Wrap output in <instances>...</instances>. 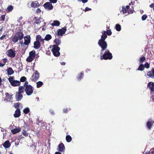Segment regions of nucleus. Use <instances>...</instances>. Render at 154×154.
<instances>
[{"label":"nucleus","instance_id":"f257e3e1","mask_svg":"<svg viewBox=\"0 0 154 154\" xmlns=\"http://www.w3.org/2000/svg\"><path fill=\"white\" fill-rule=\"evenodd\" d=\"M102 35L101 36V38L99 39L98 42L99 45L101 47L102 49L101 52L105 50L107 47V44L106 42L105 41L107 38V36L106 34V32L104 31L102 32Z\"/></svg>","mask_w":154,"mask_h":154},{"label":"nucleus","instance_id":"f03ea898","mask_svg":"<svg viewBox=\"0 0 154 154\" xmlns=\"http://www.w3.org/2000/svg\"><path fill=\"white\" fill-rule=\"evenodd\" d=\"M32 122L31 121H29L27 122H24V125L21 127V129L22 130V134L25 136H27L28 133L27 131L29 130V127L32 125Z\"/></svg>","mask_w":154,"mask_h":154},{"label":"nucleus","instance_id":"7ed1b4c3","mask_svg":"<svg viewBox=\"0 0 154 154\" xmlns=\"http://www.w3.org/2000/svg\"><path fill=\"white\" fill-rule=\"evenodd\" d=\"M25 91L26 94L29 96L31 95L33 92V87L30 85H28V82L26 81L24 83Z\"/></svg>","mask_w":154,"mask_h":154},{"label":"nucleus","instance_id":"20e7f679","mask_svg":"<svg viewBox=\"0 0 154 154\" xmlns=\"http://www.w3.org/2000/svg\"><path fill=\"white\" fill-rule=\"evenodd\" d=\"M112 54L108 50H106L104 54L102 55H101L100 57V59L101 60H110L112 59Z\"/></svg>","mask_w":154,"mask_h":154},{"label":"nucleus","instance_id":"39448f33","mask_svg":"<svg viewBox=\"0 0 154 154\" xmlns=\"http://www.w3.org/2000/svg\"><path fill=\"white\" fill-rule=\"evenodd\" d=\"M52 48L51 51L54 55L56 57H58L60 55V53L59 51L60 50V47L57 45H53L52 46Z\"/></svg>","mask_w":154,"mask_h":154},{"label":"nucleus","instance_id":"423d86ee","mask_svg":"<svg viewBox=\"0 0 154 154\" xmlns=\"http://www.w3.org/2000/svg\"><path fill=\"white\" fill-rule=\"evenodd\" d=\"M35 51L34 50L30 51L29 53V56L26 59V61L29 62H31L35 59Z\"/></svg>","mask_w":154,"mask_h":154},{"label":"nucleus","instance_id":"0eeeda50","mask_svg":"<svg viewBox=\"0 0 154 154\" xmlns=\"http://www.w3.org/2000/svg\"><path fill=\"white\" fill-rule=\"evenodd\" d=\"M39 77V73L37 70H36L30 79L32 82H35L37 80Z\"/></svg>","mask_w":154,"mask_h":154},{"label":"nucleus","instance_id":"6e6552de","mask_svg":"<svg viewBox=\"0 0 154 154\" xmlns=\"http://www.w3.org/2000/svg\"><path fill=\"white\" fill-rule=\"evenodd\" d=\"M6 54L8 56L12 58L14 57L16 54L15 51H14L12 49L8 50Z\"/></svg>","mask_w":154,"mask_h":154},{"label":"nucleus","instance_id":"1a4fd4ad","mask_svg":"<svg viewBox=\"0 0 154 154\" xmlns=\"http://www.w3.org/2000/svg\"><path fill=\"white\" fill-rule=\"evenodd\" d=\"M67 27L64 26L63 28L61 29H60L57 31V35L59 36H62L64 34L66 30Z\"/></svg>","mask_w":154,"mask_h":154},{"label":"nucleus","instance_id":"9d476101","mask_svg":"<svg viewBox=\"0 0 154 154\" xmlns=\"http://www.w3.org/2000/svg\"><path fill=\"white\" fill-rule=\"evenodd\" d=\"M44 8L46 9H48V10H51L53 9V6L50 2H47L45 3L44 5Z\"/></svg>","mask_w":154,"mask_h":154},{"label":"nucleus","instance_id":"9b49d317","mask_svg":"<svg viewBox=\"0 0 154 154\" xmlns=\"http://www.w3.org/2000/svg\"><path fill=\"white\" fill-rule=\"evenodd\" d=\"M154 121L152 119H149L146 123V126L149 129H150L153 125Z\"/></svg>","mask_w":154,"mask_h":154},{"label":"nucleus","instance_id":"f8f14e48","mask_svg":"<svg viewBox=\"0 0 154 154\" xmlns=\"http://www.w3.org/2000/svg\"><path fill=\"white\" fill-rule=\"evenodd\" d=\"M24 44L27 45L30 42V37L29 35H28L24 37Z\"/></svg>","mask_w":154,"mask_h":154},{"label":"nucleus","instance_id":"ddd939ff","mask_svg":"<svg viewBox=\"0 0 154 154\" xmlns=\"http://www.w3.org/2000/svg\"><path fill=\"white\" fill-rule=\"evenodd\" d=\"M31 7L33 8H37L39 7L40 5L38 2L37 1L32 2L31 4Z\"/></svg>","mask_w":154,"mask_h":154},{"label":"nucleus","instance_id":"4468645a","mask_svg":"<svg viewBox=\"0 0 154 154\" xmlns=\"http://www.w3.org/2000/svg\"><path fill=\"white\" fill-rule=\"evenodd\" d=\"M58 148L59 150L61 152H64L65 151V147L63 143H61L58 145Z\"/></svg>","mask_w":154,"mask_h":154},{"label":"nucleus","instance_id":"2eb2a0df","mask_svg":"<svg viewBox=\"0 0 154 154\" xmlns=\"http://www.w3.org/2000/svg\"><path fill=\"white\" fill-rule=\"evenodd\" d=\"M15 35L18 38L19 40L22 39L24 37V35L23 33L21 32H18Z\"/></svg>","mask_w":154,"mask_h":154},{"label":"nucleus","instance_id":"dca6fc26","mask_svg":"<svg viewBox=\"0 0 154 154\" xmlns=\"http://www.w3.org/2000/svg\"><path fill=\"white\" fill-rule=\"evenodd\" d=\"M41 46L40 42L37 40L34 43V48L35 49H38Z\"/></svg>","mask_w":154,"mask_h":154},{"label":"nucleus","instance_id":"f3484780","mask_svg":"<svg viewBox=\"0 0 154 154\" xmlns=\"http://www.w3.org/2000/svg\"><path fill=\"white\" fill-rule=\"evenodd\" d=\"M20 116V111L19 109H17L15 111V113L14 114V116L15 118H18Z\"/></svg>","mask_w":154,"mask_h":154},{"label":"nucleus","instance_id":"a211bd4d","mask_svg":"<svg viewBox=\"0 0 154 154\" xmlns=\"http://www.w3.org/2000/svg\"><path fill=\"white\" fill-rule=\"evenodd\" d=\"M16 99L18 101L21 100L23 97V95L22 94L19 93L18 92H16L15 96Z\"/></svg>","mask_w":154,"mask_h":154},{"label":"nucleus","instance_id":"6ab92c4d","mask_svg":"<svg viewBox=\"0 0 154 154\" xmlns=\"http://www.w3.org/2000/svg\"><path fill=\"white\" fill-rule=\"evenodd\" d=\"M148 87L149 88L152 92L154 91V83L149 82L147 85Z\"/></svg>","mask_w":154,"mask_h":154},{"label":"nucleus","instance_id":"aec40b11","mask_svg":"<svg viewBox=\"0 0 154 154\" xmlns=\"http://www.w3.org/2000/svg\"><path fill=\"white\" fill-rule=\"evenodd\" d=\"M147 75L150 77L154 78V68L151 70V71L148 72L147 73Z\"/></svg>","mask_w":154,"mask_h":154},{"label":"nucleus","instance_id":"412c9836","mask_svg":"<svg viewBox=\"0 0 154 154\" xmlns=\"http://www.w3.org/2000/svg\"><path fill=\"white\" fill-rule=\"evenodd\" d=\"M11 144L8 140L6 141L3 144V146L5 148H8L11 146Z\"/></svg>","mask_w":154,"mask_h":154},{"label":"nucleus","instance_id":"4be33fe9","mask_svg":"<svg viewBox=\"0 0 154 154\" xmlns=\"http://www.w3.org/2000/svg\"><path fill=\"white\" fill-rule=\"evenodd\" d=\"M36 40L41 42H42L43 44L44 42V38H42L41 36L40 35H38L36 36Z\"/></svg>","mask_w":154,"mask_h":154},{"label":"nucleus","instance_id":"5701e85b","mask_svg":"<svg viewBox=\"0 0 154 154\" xmlns=\"http://www.w3.org/2000/svg\"><path fill=\"white\" fill-rule=\"evenodd\" d=\"M21 128H16L13 129H12L11 130V132L13 134H15L16 133H18L20 131Z\"/></svg>","mask_w":154,"mask_h":154},{"label":"nucleus","instance_id":"b1692460","mask_svg":"<svg viewBox=\"0 0 154 154\" xmlns=\"http://www.w3.org/2000/svg\"><path fill=\"white\" fill-rule=\"evenodd\" d=\"M20 81L17 80H14L13 82L11 84L13 86H20Z\"/></svg>","mask_w":154,"mask_h":154},{"label":"nucleus","instance_id":"393cba45","mask_svg":"<svg viewBox=\"0 0 154 154\" xmlns=\"http://www.w3.org/2000/svg\"><path fill=\"white\" fill-rule=\"evenodd\" d=\"M25 90V88L24 87V85L23 86H20L18 88V91L17 92L21 93H23Z\"/></svg>","mask_w":154,"mask_h":154},{"label":"nucleus","instance_id":"a878e982","mask_svg":"<svg viewBox=\"0 0 154 154\" xmlns=\"http://www.w3.org/2000/svg\"><path fill=\"white\" fill-rule=\"evenodd\" d=\"M130 8V6L129 5H127L126 7H122V12L123 14H124L126 13L127 12V10Z\"/></svg>","mask_w":154,"mask_h":154},{"label":"nucleus","instance_id":"bb28decb","mask_svg":"<svg viewBox=\"0 0 154 154\" xmlns=\"http://www.w3.org/2000/svg\"><path fill=\"white\" fill-rule=\"evenodd\" d=\"M5 95H6V97L9 100H13V98L12 96H13V94L10 95L7 92L5 94Z\"/></svg>","mask_w":154,"mask_h":154},{"label":"nucleus","instance_id":"cd10ccee","mask_svg":"<svg viewBox=\"0 0 154 154\" xmlns=\"http://www.w3.org/2000/svg\"><path fill=\"white\" fill-rule=\"evenodd\" d=\"M60 24L59 21L57 20H54L53 23L51 25L52 26H58Z\"/></svg>","mask_w":154,"mask_h":154},{"label":"nucleus","instance_id":"c85d7f7f","mask_svg":"<svg viewBox=\"0 0 154 154\" xmlns=\"http://www.w3.org/2000/svg\"><path fill=\"white\" fill-rule=\"evenodd\" d=\"M54 42L56 44L55 45H57L58 46L59 45L61 42V40L59 38H56L54 40Z\"/></svg>","mask_w":154,"mask_h":154},{"label":"nucleus","instance_id":"c756f323","mask_svg":"<svg viewBox=\"0 0 154 154\" xmlns=\"http://www.w3.org/2000/svg\"><path fill=\"white\" fill-rule=\"evenodd\" d=\"M83 75L84 72H82L80 74L78 75V76L77 77V78L78 80L79 81H80L83 78Z\"/></svg>","mask_w":154,"mask_h":154},{"label":"nucleus","instance_id":"7c9ffc66","mask_svg":"<svg viewBox=\"0 0 154 154\" xmlns=\"http://www.w3.org/2000/svg\"><path fill=\"white\" fill-rule=\"evenodd\" d=\"M51 36L50 34H48L46 35L44 39L45 41H48L51 39Z\"/></svg>","mask_w":154,"mask_h":154},{"label":"nucleus","instance_id":"2f4dec72","mask_svg":"<svg viewBox=\"0 0 154 154\" xmlns=\"http://www.w3.org/2000/svg\"><path fill=\"white\" fill-rule=\"evenodd\" d=\"M146 57H145L143 56V57H142L139 59V64H140V65L141 64H143L142 63H143V62L144 61H146Z\"/></svg>","mask_w":154,"mask_h":154},{"label":"nucleus","instance_id":"473e14b6","mask_svg":"<svg viewBox=\"0 0 154 154\" xmlns=\"http://www.w3.org/2000/svg\"><path fill=\"white\" fill-rule=\"evenodd\" d=\"M149 67V64L148 63L146 62L144 64H141L138 67Z\"/></svg>","mask_w":154,"mask_h":154},{"label":"nucleus","instance_id":"72a5a7b5","mask_svg":"<svg viewBox=\"0 0 154 154\" xmlns=\"http://www.w3.org/2000/svg\"><path fill=\"white\" fill-rule=\"evenodd\" d=\"M7 72L8 75H11L14 73V71L12 68H8L7 69Z\"/></svg>","mask_w":154,"mask_h":154},{"label":"nucleus","instance_id":"f704fd0d","mask_svg":"<svg viewBox=\"0 0 154 154\" xmlns=\"http://www.w3.org/2000/svg\"><path fill=\"white\" fill-rule=\"evenodd\" d=\"M115 29L117 31H120L121 29V27L120 25L119 24H116L115 26Z\"/></svg>","mask_w":154,"mask_h":154},{"label":"nucleus","instance_id":"c9c22d12","mask_svg":"<svg viewBox=\"0 0 154 154\" xmlns=\"http://www.w3.org/2000/svg\"><path fill=\"white\" fill-rule=\"evenodd\" d=\"M66 140L67 142H70L72 140L71 137L69 135H66Z\"/></svg>","mask_w":154,"mask_h":154},{"label":"nucleus","instance_id":"e433bc0d","mask_svg":"<svg viewBox=\"0 0 154 154\" xmlns=\"http://www.w3.org/2000/svg\"><path fill=\"white\" fill-rule=\"evenodd\" d=\"M36 84L37 88H39L43 85V83L42 82L38 81L36 83Z\"/></svg>","mask_w":154,"mask_h":154},{"label":"nucleus","instance_id":"4c0bfd02","mask_svg":"<svg viewBox=\"0 0 154 154\" xmlns=\"http://www.w3.org/2000/svg\"><path fill=\"white\" fill-rule=\"evenodd\" d=\"M12 41L14 43L17 42L18 40H19L15 35L12 37Z\"/></svg>","mask_w":154,"mask_h":154},{"label":"nucleus","instance_id":"58836bf2","mask_svg":"<svg viewBox=\"0 0 154 154\" xmlns=\"http://www.w3.org/2000/svg\"><path fill=\"white\" fill-rule=\"evenodd\" d=\"M29 111V109L28 107L26 108L23 110V112L25 114H28Z\"/></svg>","mask_w":154,"mask_h":154},{"label":"nucleus","instance_id":"ea45409f","mask_svg":"<svg viewBox=\"0 0 154 154\" xmlns=\"http://www.w3.org/2000/svg\"><path fill=\"white\" fill-rule=\"evenodd\" d=\"M13 9V7L12 5L8 6L7 8V11L10 12Z\"/></svg>","mask_w":154,"mask_h":154},{"label":"nucleus","instance_id":"a19ab883","mask_svg":"<svg viewBox=\"0 0 154 154\" xmlns=\"http://www.w3.org/2000/svg\"><path fill=\"white\" fill-rule=\"evenodd\" d=\"M26 80V78L25 76H22L20 79V82H25Z\"/></svg>","mask_w":154,"mask_h":154},{"label":"nucleus","instance_id":"79ce46f5","mask_svg":"<svg viewBox=\"0 0 154 154\" xmlns=\"http://www.w3.org/2000/svg\"><path fill=\"white\" fill-rule=\"evenodd\" d=\"M14 77L12 76H10L8 78V80L11 85L13 82L14 80Z\"/></svg>","mask_w":154,"mask_h":154},{"label":"nucleus","instance_id":"37998d69","mask_svg":"<svg viewBox=\"0 0 154 154\" xmlns=\"http://www.w3.org/2000/svg\"><path fill=\"white\" fill-rule=\"evenodd\" d=\"M20 104V103H16L14 104V107L17 109H18V108L19 107Z\"/></svg>","mask_w":154,"mask_h":154},{"label":"nucleus","instance_id":"c03bdc74","mask_svg":"<svg viewBox=\"0 0 154 154\" xmlns=\"http://www.w3.org/2000/svg\"><path fill=\"white\" fill-rule=\"evenodd\" d=\"M106 32V34L107 35H110L112 34V32L110 29L107 30V31H105Z\"/></svg>","mask_w":154,"mask_h":154},{"label":"nucleus","instance_id":"a18cd8bd","mask_svg":"<svg viewBox=\"0 0 154 154\" xmlns=\"http://www.w3.org/2000/svg\"><path fill=\"white\" fill-rule=\"evenodd\" d=\"M41 19L40 17L38 19L36 20L35 21V23L36 24H39L41 22V21L40 20Z\"/></svg>","mask_w":154,"mask_h":154},{"label":"nucleus","instance_id":"49530a36","mask_svg":"<svg viewBox=\"0 0 154 154\" xmlns=\"http://www.w3.org/2000/svg\"><path fill=\"white\" fill-rule=\"evenodd\" d=\"M147 16L146 14H144L141 17L142 20L143 21H144L146 20V18H147Z\"/></svg>","mask_w":154,"mask_h":154},{"label":"nucleus","instance_id":"de8ad7c7","mask_svg":"<svg viewBox=\"0 0 154 154\" xmlns=\"http://www.w3.org/2000/svg\"><path fill=\"white\" fill-rule=\"evenodd\" d=\"M5 19V15H2L1 16V20L2 21H4Z\"/></svg>","mask_w":154,"mask_h":154},{"label":"nucleus","instance_id":"09e8293b","mask_svg":"<svg viewBox=\"0 0 154 154\" xmlns=\"http://www.w3.org/2000/svg\"><path fill=\"white\" fill-rule=\"evenodd\" d=\"M91 8H89L88 7H86L85 8V12L87 11H91Z\"/></svg>","mask_w":154,"mask_h":154},{"label":"nucleus","instance_id":"8fccbe9b","mask_svg":"<svg viewBox=\"0 0 154 154\" xmlns=\"http://www.w3.org/2000/svg\"><path fill=\"white\" fill-rule=\"evenodd\" d=\"M78 1L82 2L83 3H85L87 2L88 0H77Z\"/></svg>","mask_w":154,"mask_h":154},{"label":"nucleus","instance_id":"3c124183","mask_svg":"<svg viewBox=\"0 0 154 154\" xmlns=\"http://www.w3.org/2000/svg\"><path fill=\"white\" fill-rule=\"evenodd\" d=\"M149 7L151 8H152L153 11H154V3H152L149 6Z\"/></svg>","mask_w":154,"mask_h":154},{"label":"nucleus","instance_id":"603ef678","mask_svg":"<svg viewBox=\"0 0 154 154\" xmlns=\"http://www.w3.org/2000/svg\"><path fill=\"white\" fill-rule=\"evenodd\" d=\"M50 1V2L53 3H55L57 2V0H49Z\"/></svg>","mask_w":154,"mask_h":154},{"label":"nucleus","instance_id":"864d4df0","mask_svg":"<svg viewBox=\"0 0 154 154\" xmlns=\"http://www.w3.org/2000/svg\"><path fill=\"white\" fill-rule=\"evenodd\" d=\"M41 9L39 8H38L36 11V13H39L41 12Z\"/></svg>","mask_w":154,"mask_h":154},{"label":"nucleus","instance_id":"5fc2aeb1","mask_svg":"<svg viewBox=\"0 0 154 154\" xmlns=\"http://www.w3.org/2000/svg\"><path fill=\"white\" fill-rule=\"evenodd\" d=\"M63 112L64 113H67L68 112V109L67 108H65L63 110Z\"/></svg>","mask_w":154,"mask_h":154},{"label":"nucleus","instance_id":"6e6d98bb","mask_svg":"<svg viewBox=\"0 0 154 154\" xmlns=\"http://www.w3.org/2000/svg\"><path fill=\"white\" fill-rule=\"evenodd\" d=\"M50 112L51 115H53L55 114L54 111L51 109L50 110Z\"/></svg>","mask_w":154,"mask_h":154},{"label":"nucleus","instance_id":"4d7b16f0","mask_svg":"<svg viewBox=\"0 0 154 154\" xmlns=\"http://www.w3.org/2000/svg\"><path fill=\"white\" fill-rule=\"evenodd\" d=\"M3 62L5 64L7 61V59L6 58H4L2 60Z\"/></svg>","mask_w":154,"mask_h":154},{"label":"nucleus","instance_id":"13d9d810","mask_svg":"<svg viewBox=\"0 0 154 154\" xmlns=\"http://www.w3.org/2000/svg\"><path fill=\"white\" fill-rule=\"evenodd\" d=\"M134 10L130 9L128 11V13L129 14H132Z\"/></svg>","mask_w":154,"mask_h":154},{"label":"nucleus","instance_id":"bf43d9fd","mask_svg":"<svg viewBox=\"0 0 154 154\" xmlns=\"http://www.w3.org/2000/svg\"><path fill=\"white\" fill-rule=\"evenodd\" d=\"M6 37L5 35H3L2 36L0 37V39L1 40H2Z\"/></svg>","mask_w":154,"mask_h":154},{"label":"nucleus","instance_id":"052dcab7","mask_svg":"<svg viewBox=\"0 0 154 154\" xmlns=\"http://www.w3.org/2000/svg\"><path fill=\"white\" fill-rule=\"evenodd\" d=\"M151 153L152 154H153L154 153V148H152L150 150Z\"/></svg>","mask_w":154,"mask_h":154},{"label":"nucleus","instance_id":"680f3d73","mask_svg":"<svg viewBox=\"0 0 154 154\" xmlns=\"http://www.w3.org/2000/svg\"><path fill=\"white\" fill-rule=\"evenodd\" d=\"M144 68H138L137 70L142 71L144 70Z\"/></svg>","mask_w":154,"mask_h":154},{"label":"nucleus","instance_id":"e2e57ef3","mask_svg":"<svg viewBox=\"0 0 154 154\" xmlns=\"http://www.w3.org/2000/svg\"><path fill=\"white\" fill-rule=\"evenodd\" d=\"M5 65L4 63H2L0 62V67H3Z\"/></svg>","mask_w":154,"mask_h":154},{"label":"nucleus","instance_id":"0e129e2a","mask_svg":"<svg viewBox=\"0 0 154 154\" xmlns=\"http://www.w3.org/2000/svg\"><path fill=\"white\" fill-rule=\"evenodd\" d=\"M62 65H64L66 64V63L65 62H62L60 63Z\"/></svg>","mask_w":154,"mask_h":154},{"label":"nucleus","instance_id":"69168bd1","mask_svg":"<svg viewBox=\"0 0 154 154\" xmlns=\"http://www.w3.org/2000/svg\"><path fill=\"white\" fill-rule=\"evenodd\" d=\"M152 100L154 101V94L152 95Z\"/></svg>","mask_w":154,"mask_h":154},{"label":"nucleus","instance_id":"338daca9","mask_svg":"<svg viewBox=\"0 0 154 154\" xmlns=\"http://www.w3.org/2000/svg\"><path fill=\"white\" fill-rule=\"evenodd\" d=\"M54 154H61V153L59 152H56Z\"/></svg>","mask_w":154,"mask_h":154},{"label":"nucleus","instance_id":"774afa93","mask_svg":"<svg viewBox=\"0 0 154 154\" xmlns=\"http://www.w3.org/2000/svg\"><path fill=\"white\" fill-rule=\"evenodd\" d=\"M2 80L1 77H0V86L2 84Z\"/></svg>","mask_w":154,"mask_h":154}]
</instances>
